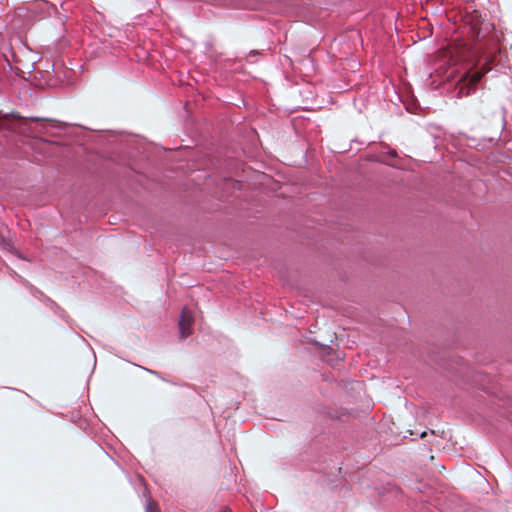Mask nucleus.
Wrapping results in <instances>:
<instances>
[{"label": "nucleus", "instance_id": "obj_1", "mask_svg": "<svg viewBox=\"0 0 512 512\" xmlns=\"http://www.w3.org/2000/svg\"><path fill=\"white\" fill-rule=\"evenodd\" d=\"M480 78L481 74L479 73L464 74L457 84L456 96L458 98H461L470 95L472 92L475 91Z\"/></svg>", "mask_w": 512, "mask_h": 512}, {"label": "nucleus", "instance_id": "obj_2", "mask_svg": "<svg viewBox=\"0 0 512 512\" xmlns=\"http://www.w3.org/2000/svg\"><path fill=\"white\" fill-rule=\"evenodd\" d=\"M192 323L193 318L190 312L186 308L182 309L178 322L180 338L185 339L192 334Z\"/></svg>", "mask_w": 512, "mask_h": 512}, {"label": "nucleus", "instance_id": "obj_3", "mask_svg": "<svg viewBox=\"0 0 512 512\" xmlns=\"http://www.w3.org/2000/svg\"><path fill=\"white\" fill-rule=\"evenodd\" d=\"M52 305L55 306V313L59 315L61 318L65 319L66 322L69 323L70 318L66 315L65 311L61 309L57 304H55L53 301H51Z\"/></svg>", "mask_w": 512, "mask_h": 512}, {"label": "nucleus", "instance_id": "obj_4", "mask_svg": "<svg viewBox=\"0 0 512 512\" xmlns=\"http://www.w3.org/2000/svg\"><path fill=\"white\" fill-rule=\"evenodd\" d=\"M145 512H159L157 504L150 500L147 501V504L145 506Z\"/></svg>", "mask_w": 512, "mask_h": 512}, {"label": "nucleus", "instance_id": "obj_5", "mask_svg": "<svg viewBox=\"0 0 512 512\" xmlns=\"http://www.w3.org/2000/svg\"><path fill=\"white\" fill-rule=\"evenodd\" d=\"M387 155H389L391 158L396 159L397 158V152L394 149L388 148L387 152H385Z\"/></svg>", "mask_w": 512, "mask_h": 512}, {"label": "nucleus", "instance_id": "obj_6", "mask_svg": "<svg viewBox=\"0 0 512 512\" xmlns=\"http://www.w3.org/2000/svg\"><path fill=\"white\" fill-rule=\"evenodd\" d=\"M23 284H24L27 288H29V289L31 290V292H33V291H37V289H36V288L31 284V283H29L27 280H23Z\"/></svg>", "mask_w": 512, "mask_h": 512}, {"label": "nucleus", "instance_id": "obj_7", "mask_svg": "<svg viewBox=\"0 0 512 512\" xmlns=\"http://www.w3.org/2000/svg\"><path fill=\"white\" fill-rule=\"evenodd\" d=\"M501 109H502V112H503V114H502V122H503L502 128H505V126H506V116H505L506 115V108L502 107Z\"/></svg>", "mask_w": 512, "mask_h": 512}, {"label": "nucleus", "instance_id": "obj_8", "mask_svg": "<svg viewBox=\"0 0 512 512\" xmlns=\"http://www.w3.org/2000/svg\"><path fill=\"white\" fill-rule=\"evenodd\" d=\"M144 369H145L148 373L153 374V375H155V376H157V377H159V378H162L159 372H157V371H155V370L148 369V368H144Z\"/></svg>", "mask_w": 512, "mask_h": 512}, {"label": "nucleus", "instance_id": "obj_9", "mask_svg": "<svg viewBox=\"0 0 512 512\" xmlns=\"http://www.w3.org/2000/svg\"><path fill=\"white\" fill-rule=\"evenodd\" d=\"M221 512H232V511H230V510H224V511H221Z\"/></svg>", "mask_w": 512, "mask_h": 512}]
</instances>
